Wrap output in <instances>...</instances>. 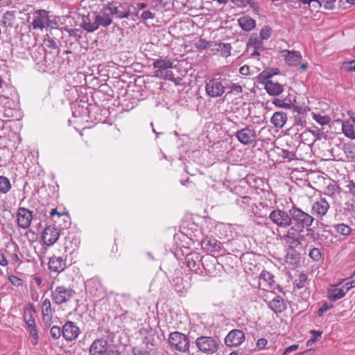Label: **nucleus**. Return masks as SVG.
<instances>
[{"label":"nucleus","instance_id":"nucleus-1","mask_svg":"<svg viewBox=\"0 0 355 355\" xmlns=\"http://www.w3.org/2000/svg\"><path fill=\"white\" fill-rule=\"evenodd\" d=\"M90 355H120L119 351L113 344V336L96 339L89 347Z\"/></svg>","mask_w":355,"mask_h":355},{"label":"nucleus","instance_id":"nucleus-2","mask_svg":"<svg viewBox=\"0 0 355 355\" xmlns=\"http://www.w3.org/2000/svg\"><path fill=\"white\" fill-rule=\"evenodd\" d=\"M220 344V341L212 336H201L195 340V345L198 350L207 355L216 353Z\"/></svg>","mask_w":355,"mask_h":355},{"label":"nucleus","instance_id":"nucleus-3","mask_svg":"<svg viewBox=\"0 0 355 355\" xmlns=\"http://www.w3.org/2000/svg\"><path fill=\"white\" fill-rule=\"evenodd\" d=\"M289 214L291 216V225L293 220L295 227L300 229V232H302L305 227L311 226L314 220V218L312 216L296 207H293L289 210Z\"/></svg>","mask_w":355,"mask_h":355},{"label":"nucleus","instance_id":"nucleus-4","mask_svg":"<svg viewBox=\"0 0 355 355\" xmlns=\"http://www.w3.org/2000/svg\"><path fill=\"white\" fill-rule=\"evenodd\" d=\"M153 67L156 70L154 71V76L163 78L164 80L175 81L173 73L168 70L173 67V62L170 59H158L154 61Z\"/></svg>","mask_w":355,"mask_h":355},{"label":"nucleus","instance_id":"nucleus-5","mask_svg":"<svg viewBox=\"0 0 355 355\" xmlns=\"http://www.w3.org/2000/svg\"><path fill=\"white\" fill-rule=\"evenodd\" d=\"M168 343L171 347L181 352H186L189 348V340L188 337L179 331L170 334Z\"/></svg>","mask_w":355,"mask_h":355},{"label":"nucleus","instance_id":"nucleus-6","mask_svg":"<svg viewBox=\"0 0 355 355\" xmlns=\"http://www.w3.org/2000/svg\"><path fill=\"white\" fill-rule=\"evenodd\" d=\"M269 219L279 227L287 228L291 226L290 214L279 208L270 213Z\"/></svg>","mask_w":355,"mask_h":355},{"label":"nucleus","instance_id":"nucleus-7","mask_svg":"<svg viewBox=\"0 0 355 355\" xmlns=\"http://www.w3.org/2000/svg\"><path fill=\"white\" fill-rule=\"evenodd\" d=\"M206 94L211 98L220 97L225 92V87L216 78H211L206 83Z\"/></svg>","mask_w":355,"mask_h":355},{"label":"nucleus","instance_id":"nucleus-8","mask_svg":"<svg viewBox=\"0 0 355 355\" xmlns=\"http://www.w3.org/2000/svg\"><path fill=\"white\" fill-rule=\"evenodd\" d=\"M238 141L243 145H250L256 141L257 134L254 129L248 127L243 128L235 133Z\"/></svg>","mask_w":355,"mask_h":355},{"label":"nucleus","instance_id":"nucleus-9","mask_svg":"<svg viewBox=\"0 0 355 355\" xmlns=\"http://www.w3.org/2000/svg\"><path fill=\"white\" fill-rule=\"evenodd\" d=\"M33 220V214L31 211L25 207H19L17 214V225L20 228L27 229L30 227Z\"/></svg>","mask_w":355,"mask_h":355},{"label":"nucleus","instance_id":"nucleus-10","mask_svg":"<svg viewBox=\"0 0 355 355\" xmlns=\"http://www.w3.org/2000/svg\"><path fill=\"white\" fill-rule=\"evenodd\" d=\"M62 336L66 340L72 341L77 338L80 330L75 322L68 321L62 327Z\"/></svg>","mask_w":355,"mask_h":355},{"label":"nucleus","instance_id":"nucleus-11","mask_svg":"<svg viewBox=\"0 0 355 355\" xmlns=\"http://www.w3.org/2000/svg\"><path fill=\"white\" fill-rule=\"evenodd\" d=\"M245 340V334L241 330L234 329L225 338V343L229 347H237Z\"/></svg>","mask_w":355,"mask_h":355},{"label":"nucleus","instance_id":"nucleus-12","mask_svg":"<svg viewBox=\"0 0 355 355\" xmlns=\"http://www.w3.org/2000/svg\"><path fill=\"white\" fill-rule=\"evenodd\" d=\"M60 236L59 229L54 226L46 227L42 233V240L45 245L51 246L54 244Z\"/></svg>","mask_w":355,"mask_h":355},{"label":"nucleus","instance_id":"nucleus-13","mask_svg":"<svg viewBox=\"0 0 355 355\" xmlns=\"http://www.w3.org/2000/svg\"><path fill=\"white\" fill-rule=\"evenodd\" d=\"M330 206L324 198H320L315 202L311 207V213L317 218H322L328 211Z\"/></svg>","mask_w":355,"mask_h":355},{"label":"nucleus","instance_id":"nucleus-14","mask_svg":"<svg viewBox=\"0 0 355 355\" xmlns=\"http://www.w3.org/2000/svg\"><path fill=\"white\" fill-rule=\"evenodd\" d=\"M259 83L264 85V88L267 93L270 96H279L284 91V86L278 82H275L272 80H266L262 81L258 80Z\"/></svg>","mask_w":355,"mask_h":355},{"label":"nucleus","instance_id":"nucleus-15","mask_svg":"<svg viewBox=\"0 0 355 355\" xmlns=\"http://www.w3.org/2000/svg\"><path fill=\"white\" fill-rule=\"evenodd\" d=\"M105 11L108 10L110 15H115L119 18H127L130 15L128 11L124 10L120 3L111 2L107 3L104 8Z\"/></svg>","mask_w":355,"mask_h":355},{"label":"nucleus","instance_id":"nucleus-16","mask_svg":"<svg viewBox=\"0 0 355 355\" xmlns=\"http://www.w3.org/2000/svg\"><path fill=\"white\" fill-rule=\"evenodd\" d=\"M277 286L274 280V275L270 272L263 270L259 279V288H273Z\"/></svg>","mask_w":355,"mask_h":355},{"label":"nucleus","instance_id":"nucleus-17","mask_svg":"<svg viewBox=\"0 0 355 355\" xmlns=\"http://www.w3.org/2000/svg\"><path fill=\"white\" fill-rule=\"evenodd\" d=\"M73 293V290H54L52 291V296L55 303L60 304L69 301Z\"/></svg>","mask_w":355,"mask_h":355},{"label":"nucleus","instance_id":"nucleus-18","mask_svg":"<svg viewBox=\"0 0 355 355\" xmlns=\"http://www.w3.org/2000/svg\"><path fill=\"white\" fill-rule=\"evenodd\" d=\"M49 269L55 272H60L66 268V259L53 256L49 261Z\"/></svg>","mask_w":355,"mask_h":355},{"label":"nucleus","instance_id":"nucleus-19","mask_svg":"<svg viewBox=\"0 0 355 355\" xmlns=\"http://www.w3.org/2000/svg\"><path fill=\"white\" fill-rule=\"evenodd\" d=\"M355 117L350 116L349 119L343 123L342 130L343 134L351 139H355Z\"/></svg>","mask_w":355,"mask_h":355},{"label":"nucleus","instance_id":"nucleus-20","mask_svg":"<svg viewBox=\"0 0 355 355\" xmlns=\"http://www.w3.org/2000/svg\"><path fill=\"white\" fill-rule=\"evenodd\" d=\"M300 232V229L296 227L295 225L294 227H290L287 230L286 234L284 236V239L286 243L294 245H299L300 244V241L298 237Z\"/></svg>","mask_w":355,"mask_h":355},{"label":"nucleus","instance_id":"nucleus-21","mask_svg":"<svg viewBox=\"0 0 355 355\" xmlns=\"http://www.w3.org/2000/svg\"><path fill=\"white\" fill-rule=\"evenodd\" d=\"M269 308L276 313H282L286 309V305L282 297L275 296L268 303Z\"/></svg>","mask_w":355,"mask_h":355},{"label":"nucleus","instance_id":"nucleus-22","mask_svg":"<svg viewBox=\"0 0 355 355\" xmlns=\"http://www.w3.org/2000/svg\"><path fill=\"white\" fill-rule=\"evenodd\" d=\"M287 114L284 112H276L270 118L271 123L277 128H282L287 121Z\"/></svg>","mask_w":355,"mask_h":355},{"label":"nucleus","instance_id":"nucleus-23","mask_svg":"<svg viewBox=\"0 0 355 355\" xmlns=\"http://www.w3.org/2000/svg\"><path fill=\"white\" fill-rule=\"evenodd\" d=\"M284 52L286 53L285 60L288 65L295 67L301 63L302 58L299 51H289L286 50Z\"/></svg>","mask_w":355,"mask_h":355},{"label":"nucleus","instance_id":"nucleus-24","mask_svg":"<svg viewBox=\"0 0 355 355\" xmlns=\"http://www.w3.org/2000/svg\"><path fill=\"white\" fill-rule=\"evenodd\" d=\"M46 17L45 11H39L31 22L33 28L42 30L45 26Z\"/></svg>","mask_w":355,"mask_h":355},{"label":"nucleus","instance_id":"nucleus-25","mask_svg":"<svg viewBox=\"0 0 355 355\" xmlns=\"http://www.w3.org/2000/svg\"><path fill=\"white\" fill-rule=\"evenodd\" d=\"M240 27L245 31H250L255 28L256 21L249 16H243L238 20Z\"/></svg>","mask_w":355,"mask_h":355},{"label":"nucleus","instance_id":"nucleus-26","mask_svg":"<svg viewBox=\"0 0 355 355\" xmlns=\"http://www.w3.org/2000/svg\"><path fill=\"white\" fill-rule=\"evenodd\" d=\"M300 261V254L293 248L288 250L286 256V262L288 264L297 266Z\"/></svg>","mask_w":355,"mask_h":355},{"label":"nucleus","instance_id":"nucleus-27","mask_svg":"<svg viewBox=\"0 0 355 355\" xmlns=\"http://www.w3.org/2000/svg\"><path fill=\"white\" fill-rule=\"evenodd\" d=\"M2 22L6 27H15L17 26V18L14 11H7L3 16Z\"/></svg>","mask_w":355,"mask_h":355},{"label":"nucleus","instance_id":"nucleus-28","mask_svg":"<svg viewBox=\"0 0 355 355\" xmlns=\"http://www.w3.org/2000/svg\"><path fill=\"white\" fill-rule=\"evenodd\" d=\"M215 48L214 49V51L219 53L221 56L223 57H228L231 54V45L230 44H225V43H217L216 42L214 44Z\"/></svg>","mask_w":355,"mask_h":355},{"label":"nucleus","instance_id":"nucleus-29","mask_svg":"<svg viewBox=\"0 0 355 355\" xmlns=\"http://www.w3.org/2000/svg\"><path fill=\"white\" fill-rule=\"evenodd\" d=\"M205 248L210 252H220L222 250V244L216 239H209L205 243Z\"/></svg>","mask_w":355,"mask_h":355},{"label":"nucleus","instance_id":"nucleus-30","mask_svg":"<svg viewBox=\"0 0 355 355\" xmlns=\"http://www.w3.org/2000/svg\"><path fill=\"white\" fill-rule=\"evenodd\" d=\"M348 290H328L327 297L331 302H336L345 296Z\"/></svg>","mask_w":355,"mask_h":355},{"label":"nucleus","instance_id":"nucleus-31","mask_svg":"<svg viewBox=\"0 0 355 355\" xmlns=\"http://www.w3.org/2000/svg\"><path fill=\"white\" fill-rule=\"evenodd\" d=\"M279 72L278 69H266L258 75L257 80H261L262 81L270 80L273 76L278 74Z\"/></svg>","mask_w":355,"mask_h":355},{"label":"nucleus","instance_id":"nucleus-32","mask_svg":"<svg viewBox=\"0 0 355 355\" xmlns=\"http://www.w3.org/2000/svg\"><path fill=\"white\" fill-rule=\"evenodd\" d=\"M340 193V188L336 182L330 183L325 190V193L331 197H336Z\"/></svg>","mask_w":355,"mask_h":355},{"label":"nucleus","instance_id":"nucleus-33","mask_svg":"<svg viewBox=\"0 0 355 355\" xmlns=\"http://www.w3.org/2000/svg\"><path fill=\"white\" fill-rule=\"evenodd\" d=\"M231 2L234 3L236 7L245 8L247 6H250L253 9H257L258 7L257 3L252 0H231Z\"/></svg>","mask_w":355,"mask_h":355},{"label":"nucleus","instance_id":"nucleus-34","mask_svg":"<svg viewBox=\"0 0 355 355\" xmlns=\"http://www.w3.org/2000/svg\"><path fill=\"white\" fill-rule=\"evenodd\" d=\"M334 229L337 233L343 236H349L352 232V228L344 223L334 225Z\"/></svg>","mask_w":355,"mask_h":355},{"label":"nucleus","instance_id":"nucleus-35","mask_svg":"<svg viewBox=\"0 0 355 355\" xmlns=\"http://www.w3.org/2000/svg\"><path fill=\"white\" fill-rule=\"evenodd\" d=\"M11 189L9 179L4 176H0V193H6Z\"/></svg>","mask_w":355,"mask_h":355},{"label":"nucleus","instance_id":"nucleus-36","mask_svg":"<svg viewBox=\"0 0 355 355\" xmlns=\"http://www.w3.org/2000/svg\"><path fill=\"white\" fill-rule=\"evenodd\" d=\"M95 18L98 24V26L102 25L106 27L112 24V19L110 17L108 14L104 13L103 16L96 15Z\"/></svg>","mask_w":355,"mask_h":355},{"label":"nucleus","instance_id":"nucleus-37","mask_svg":"<svg viewBox=\"0 0 355 355\" xmlns=\"http://www.w3.org/2000/svg\"><path fill=\"white\" fill-rule=\"evenodd\" d=\"M344 152L349 159H355V145L352 143H348L344 146Z\"/></svg>","mask_w":355,"mask_h":355},{"label":"nucleus","instance_id":"nucleus-38","mask_svg":"<svg viewBox=\"0 0 355 355\" xmlns=\"http://www.w3.org/2000/svg\"><path fill=\"white\" fill-rule=\"evenodd\" d=\"M313 119L320 125H327L330 123L331 119L327 115H321L320 114H313Z\"/></svg>","mask_w":355,"mask_h":355},{"label":"nucleus","instance_id":"nucleus-39","mask_svg":"<svg viewBox=\"0 0 355 355\" xmlns=\"http://www.w3.org/2000/svg\"><path fill=\"white\" fill-rule=\"evenodd\" d=\"M98 28V24L96 21V18L93 21L84 20L83 28L89 32H93Z\"/></svg>","mask_w":355,"mask_h":355},{"label":"nucleus","instance_id":"nucleus-40","mask_svg":"<svg viewBox=\"0 0 355 355\" xmlns=\"http://www.w3.org/2000/svg\"><path fill=\"white\" fill-rule=\"evenodd\" d=\"M272 104L277 107L284 109H291L292 103L291 102H286L285 100L280 98H275L272 101Z\"/></svg>","mask_w":355,"mask_h":355},{"label":"nucleus","instance_id":"nucleus-41","mask_svg":"<svg viewBox=\"0 0 355 355\" xmlns=\"http://www.w3.org/2000/svg\"><path fill=\"white\" fill-rule=\"evenodd\" d=\"M227 88L230 89L228 94L240 95L243 93L242 86L236 83L231 84Z\"/></svg>","mask_w":355,"mask_h":355},{"label":"nucleus","instance_id":"nucleus-42","mask_svg":"<svg viewBox=\"0 0 355 355\" xmlns=\"http://www.w3.org/2000/svg\"><path fill=\"white\" fill-rule=\"evenodd\" d=\"M43 45L50 49H56L58 48L57 44L54 39L46 35L43 40Z\"/></svg>","mask_w":355,"mask_h":355},{"label":"nucleus","instance_id":"nucleus-43","mask_svg":"<svg viewBox=\"0 0 355 355\" xmlns=\"http://www.w3.org/2000/svg\"><path fill=\"white\" fill-rule=\"evenodd\" d=\"M309 257L314 261H319L322 259V253L319 248H313L309 252Z\"/></svg>","mask_w":355,"mask_h":355},{"label":"nucleus","instance_id":"nucleus-44","mask_svg":"<svg viewBox=\"0 0 355 355\" xmlns=\"http://www.w3.org/2000/svg\"><path fill=\"white\" fill-rule=\"evenodd\" d=\"M195 47L200 50H204L211 46V44L209 42L206 41L204 39H199L195 43Z\"/></svg>","mask_w":355,"mask_h":355},{"label":"nucleus","instance_id":"nucleus-45","mask_svg":"<svg viewBox=\"0 0 355 355\" xmlns=\"http://www.w3.org/2000/svg\"><path fill=\"white\" fill-rule=\"evenodd\" d=\"M50 334L53 339L57 340L62 335V332L59 327L53 326L50 330Z\"/></svg>","mask_w":355,"mask_h":355},{"label":"nucleus","instance_id":"nucleus-46","mask_svg":"<svg viewBox=\"0 0 355 355\" xmlns=\"http://www.w3.org/2000/svg\"><path fill=\"white\" fill-rule=\"evenodd\" d=\"M306 279V275L305 274L300 273L298 275V279H295V284L298 288H301L304 286Z\"/></svg>","mask_w":355,"mask_h":355},{"label":"nucleus","instance_id":"nucleus-47","mask_svg":"<svg viewBox=\"0 0 355 355\" xmlns=\"http://www.w3.org/2000/svg\"><path fill=\"white\" fill-rule=\"evenodd\" d=\"M8 279L14 286L19 287L23 285V279L15 275H10Z\"/></svg>","mask_w":355,"mask_h":355},{"label":"nucleus","instance_id":"nucleus-48","mask_svg":"<svg viewBox=\"0 0 355 355\" xmlns=\"http://www.w3.org/2000/svg\"><path fill=\"white\" fill-rule=\"evenodd\" d=\"M310 334L312 335V337L307 341V345H311L318 340V338L321 337L322 332L316 330H311Z\"/></svg>","mask_w":355,"mask_h":355},{"label":"nucleus","instance_id":"nucleus-49","mask_svg":"<svg viewBox=\"0 0 355 355\" xmlns=\"http://www.w3.org/2000/svg\"><path fill=\"white\" fill-rule=\"evenodd\" d=\"M33 309L31 306L24 308V321L33 319Z\"/></svg>","mask_w":355,"mask_h":355},{"label":"nucleus","instance_id":"nucleus-50","mask_svg":"<svg viewBox=\"0 0 355 355\" xmlns=\"http://www.w3.org/2000/svg\"><path fill=\"white\" fill-rule=\"evenodd\" d=\"M25 322L27 325L29 333H33V334L35 335V331H37V329L35 325V320L31 319L30 320H26Z\"/></svg>","mask_w":355,"mask_h":355},{"label":"nucleus","instance_id":"nucleus-51","mask_svg":"<svg viewBox=\"0 0 355 355\" xmlns=\"http://www.w3.org/2000/svg\"><path fill=\"white\" fill-rule=\"evenodd\" d=\"M271 30L270 28L266 26L260 31V38L262 40H267L270 37Z\"/></svg>","mask_w":355,"mask_h":355},{"label":"nucleus","instance_id":"nucleus-52","mask_svg":"<svg viewBox=\"0 0 355 355\" xmlns=\"http://www.w3.org/2000/svg\"><path fill=\"white\" fill-rule=\"evenodd\" d=\"M331 308H333L332 304H329L327 302H324L320 306V308L318 309V315L319 316H322L325 311L331 309Z\"/></svg>","mask_w":355,"mask_h":355},{"label":"nucleus","instance_id":"nucleus-53","mask_svg":"<svg viewBox=\"0 0 355 355\" xmlns=\"http://www.w3.org/2000/svg\"><path fill=\"white\" fill-rule=\"evenodd\" d=\"M343 67L346 68L348 71H355V60L344 62Z\"/></svg>","mask_w":355,"mask_h":355},{"label":"nucleus","instance_id":"nucleus-54","mask_svg":"<svg viewBox=\"0 0 355 355\" xmlns=\"http://www.w3.org/2000/svg\"><path fill=\"white\" fill-rule=\"evenodd\" d=\"M141 17L143 20L152 19L155 18V14L150 10H145L142 12Z\"/></svg>","mask_w":355,"mask_h":355},{"label":"nucleus","instance_id":"nucleus-55","mask_svg":"<svg viewBox=\"0 0 355 355\" xmlns=\"http://www.w3.org/2000/svg\"><path fill=\"white\" fill-rule=\"evenodd\" d=\"M299 347V345L297 344L292 345L288 347H286L282 355H288L290 353L297 350Z\"/></svg>","mask_w":355,"mask_h":355},{"label":"nucleus","instance_id":"nucleus-56","mask_svg":"<svg viewBox=\"0 0 355 355\" xmlns=\"http://www.w3.org/2000/svg\"><path fill=\"white\" fill-rule=\"evenodd\" d=\"M154 341H155V338H154V334H149L148 336H146L145 338H144V342L148 345H150L151 346H154L155 344H154Z\"/></svg>","mask_w":355,"mask_h":355},{"label":"nucleus","instance_id":"nucleus-57","mask_svg":"<svg viewBox=\"0 0 355 355\" xmlns=\"http://www.w3.org/2000/svg\"><path fill=\"white\" fill-rule=\"evenodd\" d=\"M42 311L44 313H48L49 311H51V304L49 300L47 299L44 300V301L43 302Z\"/></svg>","mask_w":355,"mask_h":355},{"label":"nucleus","instance_id":"nucleus-58","mask_svg":"<svg viewBox=\"0 0 355 355\" xmlns=\"http://www.w3.org/2000/svg\"><path fill=\"white\" fill-rule=\"evenodd\" d=\"M239 73L243 76H247L250 73V68L248 65H243L239 69Z\"/></svg>","mask_w":355,"mask_h":355},{"label":"nucleus","instance_id":"nucleus-59","mask_svg":"<svg viewBox=\"0 0 355 355\" xmlns=\"http://www.w3.org/2000/svg\"><path fill=\"white\" fill-rule=\"evenodd\" d=\"M8 261L7 260L5 254L0 252V265L2 266H7Z\"/></svg>","mask_w":355,"mask_h":355},{"label":"nucleus","instance_id":"nucleus-60","mask_svg":"<svg viewBox=\"0 0 355 355\" xmlns=\"http://www.w3.org/2000/svg\"><path fill=\"white\" fill-rule=\"evenodd\" d=\"M30 335L31 336V343L33 345H36L37 344V342H38V333H37V331H35V335L33 334V333H30Z\"/></svg>","mask_w":355,"mask_h":355},{"label":"nucleus","instance_id":"nucleus-61","mask_svg":"<svg viewBox=\"0 0 355 355\" xmlns=\"http://www.w3.org/2000/svg\"><path fill=\"white\" fill-rule=\"evenodd\" d=\"M268 343V341L265 338H260L257 342V346L259 348H263Z\"/></svg>","mask_w":355,"mask_h":355},{"label":"nucleus","instance_id":"nucleus-62","mask_svg":"<svg viewBox=\"0 0 355 355\" xmlns=\"http://www.w3.org/2000/svg\"><path fill=\"white\" fill-rule=\"evenodd\" d=\"M50 215H51V216H53L55 215H58V216H63V215L68 216V214L65 212H63V213L58 212L56 209H52L51 211H50Z\"/></svg>","mask_w":355,"mask_h":355},{"label":"nucleus","instance_id":"nucleus-63","mask_svg":"<svg viewBox=\"0 0 355 355\" xmlns=\"http://www.w3.org/2000/svg\"><path fill=\"white\" fill-rule=\"evenodd\" d=\"M355 288V279L350 282H347L346 284H345V285L343 286V288Z\"/></svg>","mask_w":355,"mask_h":355},{"label":"nucleus","instance_id":"nucleus-64","mask_svg":"<svg viewBox=\"0 0 355 355\" xmlns=\"http://www.w3.org/2000/svg\"><path fill=\"white\" fill-rule=\"evenodd\" d=\"M313 352L314 351L312 349H309L301 353L297 354V355H313Z\"/></svg>","mask_w":355,"mask_h":355}]
</instances>
